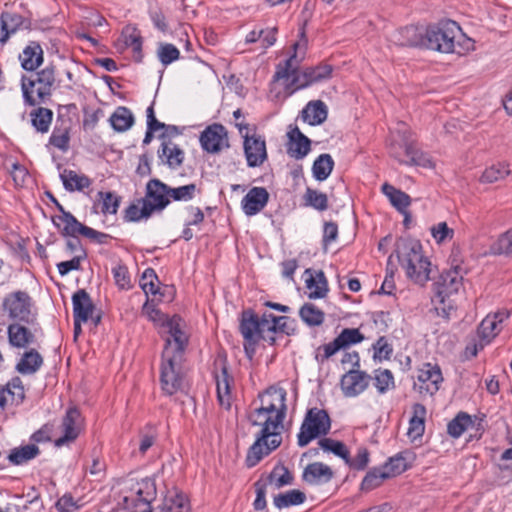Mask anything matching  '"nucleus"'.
Segmentation results:
<instances>
[{"mask_svg": "<svg viewBox=\"0 0 512 512\" xmlns=\"http://www.w3.org/2000/svg\"><path fill=\"white\" fill-rule=\"evenodd\" d=\"M57 207L61 211V215L53 218V223L61 231L64 236H77V234L85 235L88 226L80 223L71 213L64 211L63 207L54 199Z\"/></svg>", "mask_w": 512, "mask_h": 512, "instance_id": "obj_24", "label": "nucleus"}, {"mask_svg": "<svg viewBox=\"0 0 512 512\" xmlns=\"http://www.w3.org/2000/svg\"><path fill=\"white\" fill-rule=\"evenodd\" d=\"M493 254H512V228L501 234L491 245Z\"/></svg>", "mask_w": 512, "mask_h": 512, "instance_id": "obj_55", "label": "nucleus"}, {"mask_svg": "<svg viewBox=\"0 0 512 512\" xmlns=\"http://www.w3.org/2000/svg\"><path fill=\"white\" fill-rule=\"evenodd\" d=\"M200 143L203 150L208 153H218L229 147V139L226 128L221 124L209 125L200 135Z\"/></svg>", "mask_w": 512, "mask_h": 512, "instance_id": "obj_14", "label": "nucleus"}, {"mask_svg": "<svg viewBox=\"0 0 512 512\" xmlns=\"http://www.w3.org/2000/svg\"><path fill=\"white\" fill-rule=\"evenodd\" d=\"M157 55L160 62L167 66L179 58L180 51L173 44L166 43L159 46Z\"/></svg>", "mask_w": 512, "mask_h": 512, "instance_id": "obj_57", "label": "nucleus"}, {"mask_svg": "<svg viewBox=\"0 0 512 512\" xmlns=\"http://www.w3.org/2000/svg\"><path fill=\"white\" fill-rule=\"evenodd\" d=\"M331 421L328 413L319 408L309 409L297 434V444L300 447L307 446L310 442L328 434Z\"/></svg>", "mask_w": 512, "mask_h": 512, "instance_id": "obj_7", "label": "nucleus"}, {"mask_svg": "<svg viewBox=\"0 0 512 512\" xmlns=\"http://www.w3.org/2000/svg\"><path fill=\"white\" fill-rule=\"evenodd\" d=\"M509 313L507 311H499L494 314L487 315L478 327L479 341L473 344L471 354L476 356L479 350L490 343L502 329V323L507 319Z\"/></svg>", "mask_w": 512, "mask_h": 512, "instance_id": "obj_12", "label": "nucleus"}, {"mask_svg": "<svg viewBox=\"0 0 512 512\" xmlns=\"http://www.w3.org/2000/svg\"><path fill=\"white\" fill-rule=\"evenodd\" d=\"M198 192L197 186L194 183L179 186V187H170L169 186V197L171 201L177 202H187L192 200L196 193Z\"/></svg>", "mask_w": 512, "mask_h": 512, "instance_id": "obj_49", "label": "nucleus"}, {"mask_svg": "<svg viewBox=\"0 0 512 512\" xmlns=\"http://www.w3.org/2000/svg\"><path fill=\"white\" fill-rule=\"evenodd\" d=\"M21 23L22 17L20 15L9 12L2 13L0 17V43H6L10 34L15 33Z\"/></svg>", "mask_w": 512, "mask_h": 512, "instance_id": "obj_38", "label": "nucleus"}, {"mask_svg": "<svg viewBox=\"0 0 512 512\" xmlns=\"http://www.w3.org/2000/svg\"><path fill=\"white\" fill-rule=\"evenodd\" d=\"M375 386L379 393H385L390 387L394 386V378L391 371L379 370L375 375Z\"/></svg>", "mask_w": 512, "mask_h": 512, "instance_id": "obj_62", "label": "nucleus"}, {"mask_svg": "<svg viewBox=\"0 0 512 512\" xmlns=\"http://www.w3.org/2000/svg\"><path fill=\"white\" fill-rule=\"evenodd\" d=\"M332 469L322 463L314 462L309 464L303 471V480L311 485H321L328 483L333 478Z\"/></svg>", "mask_w": 512, "mask_h": 512, "instance_id": "obj_28", "label": "nucleus"}, {"mask_svg": "<svg viewBox=\"0 0 512 512\" xmlns=\"http://www.w3.org/2000/svg\"><path fill=\"white\" fill-rule=\"evenodd\" d=\"M217 397L220 406L230 409L232 404L231 384L233 378L229 375L228 369L224 363L221 364L220 372L215 374Z\"/></svg>", "mask_w": 512, "mask_h": 512, "instance_id": "obj_26", "label": "nucleus"}, {"mask_svg": "<svg viewBox=\"0 0 512 512\" xmlns=\"http://www.w3.org/2000/svg\"><path fill=\"white\" fill-rule=\"evenodd\" d=\"M69 139L70 137L68 128L61 129L55 127L50 136L49 142L54 147L62 151H66L69 147Z\"/></svg>", "mask_w": 512, "mask_h": 512, "instance_id": "obj_58", "label": "nucleus"}, {"mask_svg": "<svg viewBox=\"0 0 512 512\" xmlns=\"http://www.w3.org/2000/svg\"><path fill=\"white\" fill-rule=\"evenodd\" d=\"M318 444L324 451L332 452L342 458L346 463H349V451L342 442L331 438H322L319 440Z\"/></svg>", "mask_w": 512, "mask_h": 512, "instance_id": "obj_51", "label": "nucleus"}, {"mask_svg": "<svg viewBox=\"0 0 512 512\" xmlns=\"http://www.w3.org/2000/svg\"><path fill=\"white\" fill-rule=\"evenodd\" d=\"M143 200L153 212L162 211L170 204L169 186L159 179L149 180Z\"/></svg>", "mask_w": 512, "mask_h": 512, "instance_id": "obj_16", "label": "nucleus"}, {"mask_svg": "<svg viewBox=\"0 0 512 512\" xmlns=\"http://www.w3.org/2000/svg\"><path fill=\"white\" fill-rule=\"evenodd\" d=\"M185 347L179 349L172 344L170 338L166 339V345L163 351V361L161 365V384L165 393L173 395L182 387V376L179 372V364Z\"/></svg>", "mask_w": 512, "mask_h": 512, "instance_id": "obj_6", "label": "nucleus"}, {"mask_svg": "<svg viewBox=\"0 0 512 512\" xmlns=\"http://www.w3.org/2000/svg\"><path fill=\"white\" fill-rule=\"evenodd\" d=\"M342 348H346L352 344L360 343L364 337L355 328H346L336 337Z\"/></svg>", "mask_w": 512, "mask_h": 512, "instance_id": "obj_59", "label": "nucleus"}, {"mask_svg": "<svg viewBox=\"0 0 512 512\" xmlns=\"http://www.w3.org/2000/svg\"><path fill=\"white\" fill-rule=\"evenodd\" d=\"M287 317L275 316L272 313H263L259 318V340L262 339L270 345L275 343V334L285 331Z\"/></svg>", "mask_w": 512, "mask_h": 512, "instance_id": "obj_19", "label": "nucleus"}, {"mask_svg": "<svg viewBox=\"0 0 512 512\" xmlns=\"http://www.w3.org/2000/svg\"><path fill=\"white\" fill-rule=\"evenodd\" d=\"M81 425L80 411L76 407L69 408L62 419L61 431L63 435L55 440V445L60 447L74 441L80 433Z\"/></svg>", "mask_w": 512, "mask_h": 512, "instance_id": "obj_17", "label": "nucleus"}, {"mask_svg": "<svg viewBox=\"0 0 512 512\" xmlns=\"http://www.w3.org/2000/svg\"><path fill=\"white\" fill-rule=\"evenodd\" d=\"M388 478H390L389 473L384 470L383 466L374 468L369 471L362 480L361 489L372 490L381 485V483Z\"/></svg>", "mask_w": 512, "mask_h": 512, "instance_id": "obj_48", "label": "nucleus"}, {"mask_svg": "<svg viewBox=\"0 0 512 512\" xmlns=\"http://www.w3.org/2000/svg\"><path fill=\"white\" fill-rule=\"evenodd\" d=\"M470 425H472L471 417L461 412L448 423L447 431L450 436L458 438Z\"/></svg>", "mask_w": 512, "mask_h": 512, "instance_id": "obj_50", "label": "nucleus"}, {"mask_svg": "<svg viewBox=\"0 0 512 512\" xmlns=\"http://www.w3.org/2000/svg\"><path fill=\"white\" fill-rule=\"evenodd\" d=\"M305 284L309 299L324 298L328 293V283L323 271L305 270Z\"/></svg>", "mask_w": 512, "mask_h": 512, "instance_id": "obj_25", "label": "nucleus"}, {"mask_svg": "<svg viewBox=\"0 0 512 512\" xmlns=\"http://www.w3.org/2000/svg\"><path fill=\"white\" fill-rule=\"evenodd\" d=\"M431 234L435 241L440 244L451 240L454 230L449 228L446 222H439L431 227Z\"/></svg>", "mask_w": 512, "mask_h": 512, "instance_id": "obj_61", "label": "nucleus"}, {"mask_svg": "<svg viewBox=\"0 0 512 512\" xmlns=\"http://www.w3.org/2000/svg\"><path fill=\"white\" fill-rule=\"evenodd\" d=\"M3 310L16 322L32 324L35 321L33 301L25 291L9 293L3 300Z\"/></svg>", "mask_w": 512, "mask_h": 512, "instance_id": "obj_10", "label": "nucleus"}, {"mask_svg": "<svg viewBox=\"0 0 512 512\" xmlns=\"http://www.w3.org/2000/svg\"><path fill=\"white\" fill-rule=\"evenodd\" d=\"M142 313L155 325L160 326L164 329L165 333L170 335L172 344H175L181 349L185 347L188 342L186 333L182 330V319L178 316L169 318L157 309L149 299L143 305Z\"/></svg>", "mask_w": 512, "mask_h": 512, "instance_id": "obj_8", "label": "nucleus"}, {"mask_svg": "<svg viewBox=\"0 0 512 512\" xmlns=\"http://www.w3.org/2000/svg\"><path fill=\"white\" fill-rule=\"evenodd\" d=\"M306 499L305 493L300 490H289L274 496L273 503L278 509H284L294 505L302 504Z\"/></svg>", "mask_w": 512, "mask_h": 512, "instance_id": "obj_41", "label": "nucleus"}, {"mask_svg": "<svg viewBox=\"0 0 512 512\" xmlns=\"http://www.w3.org/2000/svg\"><path fill=\"white\" fill-rule=\"evenodd\" d=\"M161 164L170 169H178L184 162L185 152L172 140L163 139L157 151Z\"/></svg>", "mask_w": 512, "mask_h": 512, "instance_id": "obj_21", "label": "nucleus"}, {"mask_svg": "<svg viewBox=\"0 0 512 512\" xmlns=\"http://www.w3.org/2000/svg\"><path fill=\"white\" fill-rule=\"evenodd\" d=\"M383 468L386 472L389 473V477L391 478L406 471L408 465L404 457L397 455L390 458L389 461L383 465Z\"/></svg>", "mask_w": 512, "mask_h": 512, "instance_id": "obj_60", "label": "nucleus"}, {"mask_svg": "<svg viewBox=\"0 0 512 512\" xmlns=\"http://www.w3.org/2000/svg\"><path fill=\"white\" fill-rule=\"evenodd\" d=\"M426 408L424 405L420 403H416L413 405V415L409 421V428L407 431L408 437L415 441L420 439L425 431V418H426Z\"/></svg>", "mask_w": 512, "mask_h": 512, "instance_id": "obj_30", "label": "nucleus"}, {"mask_svg": "<svg viewBox=\"0 0 512 512\" xmlns=\"http://www.w3.org/2000/svg\"><path fill=\"white\" fill-rule=\"evenodd\" d=\"M239 329L244 340H259L258 315L250 309L244 310L241 314Z\"/></svg>", "mask_w": 512, "mask_h": 512, "instance_id": "obj_33", "label": "nucleus"}, {"mask_svg": "<svg viewBox=\"0 0 512 512\" xmlns=\"http://www.w3.org/2000/svg\"><path fill=\"white\" fill-rule=\"evenodd\" d=\"M462 286V276L458 268L450 269L443 272L439 279L434 283V297L433 302L435 303L436 309H440L439 305H443L442 310H446V302L449 297L457 293ZM448 308H451V304L448 302Z\"/></svg>", "mask_w": 512, "mask_h": 512, "instance_id": "obj_11", "label": "nucleus"}, {"mask_svg": "<svg viewBox=\"0 0 512 512\" xmlns=\"http://www.w3.org/2000/svg\"><path fill=\"white\" fill-rule=\"evenodd\" d=\"M396 253L407 277L416 284L424 285L430 279V261L422 254L421 244L413 239L397 242Z\"/></svg>", "mask_w": 512, "mask_h": 512, "instance_id": "obj_4", "label": "nucleus"}, {"mask_svg": "<svg viewBox=\"0 0 512 512\" xmlns=\"http://www.w3.org/2000/svg\"><path fill=\"white\" fill-rule=\"evenodd\" d=\"M167 510L177 512H189L190 506L186 496L183 493H175L166 500Z\"/></svg>", "mask_w": 512, "mask_h": 512, "instance_id": "obj_63", "label": "nucleus"}, {"mask_svg": "<svg viewBox=\"0 0 512 512\" xmlns=\"http://www.w3.org/2000/svg\"><path fill=\"white\" fill-rule=\"evenodd\" d=\"M417 380L415 387L419 393L432 396L439 390L443 377L439 366L425 363L418 371Z\"/></svg>", "mask_w": 512, "mask_h": 512, "instance_id": "obj_15", "label": "nucleus"}, {"mask_svg": "<svg viewBox=\"0 0 512 512\" xmlns=\"http://www.w3.org/2000/svg\"><path fill=\"white\" fill-rule=\"evenodd\" d=\"M299 316L308 326H319L325 318L324 312L312 303H305L299 310Z\"/></svg>", "mask_w": 512, "mask_h": 512, "instance_id": "obj_45", "label": "nucleus"}, {"mask_svg": "<svg viewBox=\"0 0 512 512\" xmlns=\"http://www.w3.org/2000/svg\"><path fill=\"white\" fill-rule=\"evenodd\" d=\"M60 178L63 185L68 191L83 190L88 188L91 184L90 179L85 175H80L73 170L65 169L61 174Z\"/></svg>", "mask_w": 512, "mask_h": 512, "instance_id": "obj_37", "label": "nucleus"}, {"mask_svg": "<svg viewBox=\"0 0 512 512\" xmlns=\"http://www.w3.org/2000/svg\"><path fill=\"white\" fill-rule=\"evenodd\" d=\"M31 123L33 127L40 133H46L49 131L53 112L44 107H39L30 113Z\"/></svg>", "mask_w": 512, "mask_h": 512, "instance_id": "obj_44", "label": "nucleus"}, {"mask_svg": "<svg viewBox=\"0 0 512 512\" xmlns=\"http://www.w3.org/2000/svg\"><path fill=\"white\" fill-rule=\"evenodd\" d=\"M394 138L390 144V155L400 164L433 168L432 159L415 146L413 134L404 122H399L395 128Z\"/></svg>", "mask_w": 512, "mask_h": 512, "instance_id": "obj_5", "label": "nucleus"}, {"mask_svg": "<svg viewBox=\"0 0 512 512\" xmlns=\"http://www.w3.org/2000/svg\"><path fill=\"white\" fill-rule=\"evenodd\" d=\"M298 46V43L293 45L295 50ZM300 61L295 51L294 54L286 60L284 66H278L274 75L276 80H285V86L286 89L289 90V94H292L296 90L325 81L331 77L332 67L330 65L320 64L298 71Z\"/></svg>", "mask_w": 512, "mask_h": 512, "instance_id": "obj_3", "label": "nucleus"}, {"mask_svg": "<svg viewBox=\"0 0 512 512\" xmlns=\"http://www.w3.org/2000/svg\"><path fill=\"white\" fill-rule=\"evenodd\" d=\"M7 334L10 345L19 349L26 348L35 341L33 333L18 322L8 326Z\"/></svg>", "mask_w": 512, "mask_h": 512, "instance_id": "obj_29", "label": "nucleus"}, {"mask_svg": "<svg viewBox=\"0 0 512 512\" xmlns=\"http://www.w3.org/2000/svg\"><path fill=\"white\" fill-rule=\"evenodd\" d=\"M99 196L101 198V212L103 214H115L119 206L117 197L111 192H100Z\"/></svg>", "mask_w": 512, "mask_h": 512, "instance_id": "obj_64", "label": "nucleus"}, {"mask_svg": "<svg viewBox=\"0 0 512 512\" xmlns=\"http://www.w3.org/2000/svg\"><path fill=\"white\" fill-rule=\"evenodd\" d=\"M72 305L75 319L83 320L84 323L92 319L95 306L89 294L84 289H80L73 294Z\"/></svg>", "mask_w": 512, "mask_h": 512, "instance_id": "obj_27", "label": "nucleus"}, {"mask_svg": "<svg viewBox=\"0 0 512 512\" xmlns=\"http://www.w3.org/2000/svg\"><path fill=\"white\" fill-rule=\"evenodd\" d=\"M55 83L54 67L48 66L37 72L35 79H28L25 76L21 80V89L24 101L29 106H35L38 101L33 96V88L37 87V96L40 101L51 95Z\"/></svg>", "mask_w": 512, "mask_h": 512, "instance_id": "obj_9", "label": "nucleus"}, {"mask_svg": "<svg viewBox=\"0 0 512 512\" xmlns=\"http://www.w3.org/2000/svg\"><path fill=\"white\" fill-rule=\"evenodd\" d=\"M109 122L115 131L125 132L134 124V116L128 108L120 106L110 116Z\"/></svg>", "mask_w": 512, "mask_h": 512, "instance_id": "obj_36", "label": "nucleus"}, {"mask_svg": "<svg viewBox=\"0 0 512 512\" xmlns=\"http://www.w3.org/2000/svg\"><path fill=\"white\" fill-rule=\"evenodd\" d=\"M158 277L155 273V271L151 268H148L144 271L141 280H140V286L145 292L146 295H153L156 296L159 293L158 288Z\"/></svg>", "mask_w": 512, "mask_h": 512, "instance_id": "obj_54", "label": "nucleus"}, {"mask_svg": "<svg viewBox=\"0 0 512 512\" xmlns=\"http://www.w3.org/2000/svg\"><path fill=\"white\" fill-rule=\"evenodd\" d=\"M509 164L506 162H499L487 167L481 177L480 182L482 183H494L505 179L510 174Z\"/></svg>", "mask_w": 512, "mask_h": 512, "instance_id": "obj_40", "label": "nucleus"}, {"mask_svg": "<svg viewBox=\"0 0 512 512\" xmlns=\"http://www.w3.org/2000/svg\"><path fill=\"white\" fill-rule=\"evenodd\" d=\"M421 43L426 48L441 53L463 55L474 50V41L467 37L460 26L452 20L429 26Z\"/></svg>", "mask_w": 512, "mask_h": 512, "instance_id": "obj_2", "label": "nucleus"}, {"mask_svg": "<svg viewBox=\"0 0 512 512\" xmlns=\"http://www.w3.org/2000/svg\"><path fill=\"white\" fill-rule=\"evenodd\" d=\"M39 452V448L36 445L29 444L20 448L13 449L9 454L8 459L15 465H22L35 458Z\"/></svg>", "mask_w": 512, "mask_h": 512, "instance_id": "obj_46", "label": "nucleus"}, {"mask_svg": "<svg viewBox=\"0 0 512 512\" xmlns=\"http://www.w3.org/2000/svg\"><path fill=\"white\" fill-rule=\"evenodd\" d=\"M243 149L248 167H260L267 160V148L265 139L257 134L243 135Z\"/></svg>", "mask_w": 512, "mask_h": 512, "instance_id": "obj_13", "label": "nucleus"}, {"mask_svg": "<svg viewBox=\"0 0 512 512\" xmlns=\"http://www.w3.org/2000/svg\"><path fill=\"white\" fill-rule=\"evenodd\" d=\"M381 189L384 195L389 199L390 203L400 213L406 214V210L411 204L410 196L407 193L399 189H396L394 186L388 183H384Z\"/></svg>", "mask_w": 512, "mask_h": 512, "instance_id": "obj_35", "label": "nucleus"}, {"mask_svg": "<svg viewBox=\"0 0 512 512\" xmlns=\"http://www.w3.org/2000/svg\"><path fill=\"white\" fill-rule=\"evenodd\" d=\"M269 200V193L264 187H253L243 197L241 206L247 216H253L263 210Z\"/></svg>", "mask_w": 512, "mask_h": 512, "instance_id": "obj_22", "label": "nucleus"}, {"mask_svg": "<svg viewBox=\"0 0 512 512\" xmlns=\"http://www.w3.org/2000/svg\"><path fill=\"white\" fill-rule=\"evenodd\" d=\"M121 39L126 47L132 49L135 59L140 61L142 57V37L140 32L135 27L127 26L122 31Z\"/></svg>", "mask_w": 512, "mask_h": 512, "instance_id": "obj_39", "label": "nucleus"}, {"mask_svg": "<svg viewBox=\"0 0 512 512\" xmlns=\"http://www.w3.org/2000/svg\"><path fill=\"white\" fill-rule=\"evenodd\" d=\"M6 392L11 397L12 402L20 404L25 398V390L22 380L19 377L12 378L6 386Z\"/></svg>", "mask_w": 512, "mask_h": 512, "instance_id": "obj_56", "label": "nucleus"}, {"mask_svg": "<svg viewBox=\"0 0 512 512\" xmlns=\"http://www.w3.org/2000/svg\"><path fill=\"white\" fill-rule=\"evenodd\" d=\"M269 483L276 488H281L292 483L293 477L284 466H276L269 475Z\"/></svg>", "mask_w": 512, "mask_h": 512, "instance_id": "obj_53", "label": "nucleus"}, {"mask_svg": "<svg viewBox=\"0 0 512 512\" xmlns=\"http://www.w3.org/2000/svg\"><path fill=\"white\" fill-rule=\"evenodd\" d=\"M369 381L368 374L351 369L341 378V390L345 397H356L367 389Z\"/></svg>", "mask_w": 512, "mask_h": 512, "instance_id": "obj_18", "label": "nucleus"}, {"mask_svg": "<svg viewBox=\"0 0 512 512\" xmlns=\"http://www.w3.org/2000/svg\"><path fill=\"white\" fill-rule=\"evenodd\" d=\"M156 497L155 483L151 479H143L137 483V490L135 497L130 499L131 502H135L136 512H150L151 502Z\"/></svg>", "mask_w": 512, "mask_h": 512, "instance_id": "obj_23", "label": "nucleus"}, {"mask_svg": "<svg viewBox=\"0 0 512 512\" xmlns=\"http://www.w3.org/2000/svg\"><path fill=\"white\" fill-rule=\"evenodd\" d=\"M19 59L23 69L33 71L43 62V50L38 43L31 42L20 54Z\"/></svg>", "mask_w": 512, "mask_h": 512, "instance_id": "obj_32", "label": "nucleus"}, {"mask_svg": "<svg viewBox=\"0 0 512 512\" xmlns=\"http://www.w3.org/2000/svg\"><path fill=\"white\" fill-rule=\"evenodd\" d=\"M43 365V357L35 349L26 351L16 364V371L22 375H33Z\"/></svg>", "mask_w": 512, "mask_h": 512, "instance_id": "obj_31", "label": "nucleus"}, {"mask_svg": "<svg viewBox=\"0 0 512 512\" xmlns=\"http://www.w3.org/2000/svg\"><path fill=\"white\" fill-rule=\"evenodd\" d=\"M153 211L143 199H140L136 204H131L125 211V219L130 222L140 221L147 219L152 215Z\"/></svg>", "mask_w": 512, "mask_h": 512, "instance_id": "obj_47", "label": "nucleus"}, {"mask_svg": "<svg viewBox=\"0 0 512 512\" xmlns=\"http://www.w3.org/2000/svg\"><path fill=\"white\" fill-rule=\"evenodd\" d=\"M334 168V161L330 154H321L313 163V176L318 181L326 180Z\"/></svg>", "mask_w": 512, "mask_h": 512, "instance_id": "obj_43", "label": "nucleus"}, {"mask_svg": "<svg viewBox=\"0 0 512 512\" xmlns=\"http://www.w3.org/2000/svg\"><path fill=\"white\" fill-rule=\"evenodd\" d=\"M327 106L321 100L311 101L302 111L303 120L310 125H319L327 118Z\"/></svg>", "mask_w": 512, "mask_h": 512, "instance_id": "obj_34", "label": "nucleus"}, {"mask_svg": "<svg viewBox=\"0 0 512 512\" xmlns=\"http://www.w3.org/2000/svg\"><path fill=\"white\" fill-rule=\"evenodd\" d=\"M287 154L296 160L303 159L311 150V141L295 126L287 133Z\"/></svg>", "mask_w": 512, "mask_h": 512, "instance_id": "obj_20", "label": "nucleus"}, {"mask_svg": "<svg viewBox=\"0 0 512 512\" xmlns=\"http://www.w3.org/2000/svg\"><path fill=\"white\" fill-rule=\"evenodd\" d=\"M304 199L307 205L313 207L316 210L324 211L328 208L327 195L317 190L307 188Z\"/></svg>", "mask_w": 512, "mask_h": 512, "instance_id": "obj_52", "label": "nucleus"}, {"mask_svg": "<svg viewBox=\"0 0 512 512\" xmlns=\"http://www.w3.org/2000/svg\"><path fill=\"white\" fill-rule=\"evenodd\" d=\"M287 392L281 387H269L260 398V406L249 414V421L261 427L256 441L246 456L248 467L255 466L264 456L268 455L281 444V430L286 416Z\"/></svg>", "mask_w": 512, "mask_h": 512, "instance_id": "obj_1", "label": "nucleus"}, {"mask_svg": "<svg viewBox=\"0 0 512 512\" xmlns=\"http://www.w3.org/2000/svg\"><path fill=\"white\" fill-rule=\"evenodd\" d=\"M276 28L254 29L250 31L245 38L246 43L261 42L264 49L272 46L276 42Z\"/></svg>", "mask_w": 512, "mask_h": 512, "instance_id": "obj_42", "label": "nucleus"}]
</instances>
